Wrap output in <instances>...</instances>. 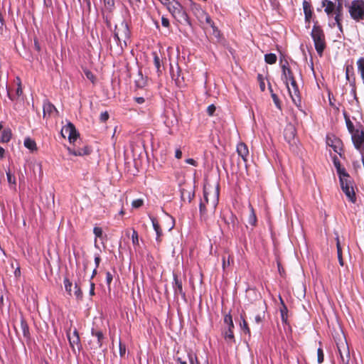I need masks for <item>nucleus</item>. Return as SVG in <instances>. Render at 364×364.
<instances>
[{"mask_svg": "<svg viewBox=\"0 0 364 364\" xmlns=\"http://www.w3.org/2000/svg\"><path fill=\"white\" fill-rule=\"evenodd\" d=\"M167 8L173 18L181 24L191 26V20L183 6L177 1H169Z\"/></svg>", "mask_w": 364, "mask_h": 364, "instance_id": "f257e3e1", "label": "nucleus"}, {"mask_svg": "<svg viewBox=\"0 0 364 364\" xmlns=\"http://www.w3.org/2000/svg\"><path fill=\"white\" fill-rule=\"evenodd\" d=\"M311 36L313 39L315 49L319 56H322L323 50L326 48V43L325 39V34L322 28L318 25L316 21L311 32Z\"/></svg>", "mask_w": 364, "mask_h": 364, "instance_id": "f03ea898", "label": "nucleus"}, {"mask_svg": "<svg viewBox=\"0 0 364 364\" xmlns=\"http://www.w3.org/2000/svg\"><path fill=\"white\" fill-rule=\"evenodd\" d=\"M131 32L126 21H122L119 25L115 26L114 38L117 45L123 48L122 42L124 43V46H127V41L129 39Z\"/></svg>", "mask_w": 364, "mask_h": 364, "instance_id": "7ed1b4c3", "label": "nucleus"}, {"mask_svg": "<svg viewBox=\"0 0 364 364\" xmlns=\"http://www.w3.org/2000/svg\"><path fill=\"white\" fill-rule=\"evenodd\" d=\"M350 16L359 22L364 20V0H353L348 6Z\"/></svg>", "mask_w": 364, "mask_h": 364, "instance_id": "20e7f679", "label": "nucleus"}, {"mask_svg": "<svg viewBox=\"0 0 364 364\" xmlns=\"http://www.w3.org/2000/svg\"><path fill=\"white\" fill-rule=\"evenodd\" d=\"M289 91V93L291 97L292 101L296 106H300L301 105V97L300 92L299 90V86L296 83L295 78L293 80H290L288 82V87H287Z\"/></svg>", "mask_w": 364, "mask_h": 364, "instance_id": "39448f33", "label": "nucleus"}, {"mask_svg": "<svg viewBox=\"0 0 364 364\" xmlns=\"http://www.w3.org/2000/svg\"><path fill=\"white\" fill-rule=\"evenodd\" d=\"M340 184L343 192L348 200L352 203H355L356 202V196L353 188V181L352 179L344 181L343 183Z\"/></svg>", "mask_w": 364, "mask_h": 364, "instance_id": "423d86ee", "label": "nucleus"}, {"mask_svg": "<svg viewBox=\"0 0 364 364\" xmlns=\"http://www.w3.org/2000/svg\"><path fill=\"white\" fill-rule=\"evenodd\" d=\"M280 65L282 68V80L285 83L286 86L288 87V82L290 80L294 78L293 72L290 68L289 62L284 58H280Z\"/></svg>", "mask_w": 364, "mask_h": 364, "instance_id": "0eeeda50", "label": "nucleus"}, {"mask_svg": "<svg viewBox=\"0 0 364 364\" xmlns=\"http://www.w3.org/2000/svg\"><path fill=\"white\" fill-rule=\"evenodd\" d=\"M338 352L340 357V362L343 364H349L350 351L346 342L337 343Z\"/></svg>", "mask_w": 364, "mask_h": 364, "instance_id": "6e6552de", "label": "nucleus"}, {"mask_svg": "<svg viewBox=\"0 0 364 364\" xmlns=\"http://www.w3.org/2000/svg\"><path fill=\"white\" fill-rule=\"evenodd\" d=\"M61 133L63 136H65V134L68 135V139L70 143H74L79 136V133L71 122L63 127Z\"/></svg>", "mask_w": 364, "mask_h": 364, "instance_id": "1a4fd4ad", "label": "nucleus"}, {"mask_svg": "<svg viewBox=\"0 0 364 364\" xmlns=\"http://www.w3.org/2000/svg\"><path fill=\"white\" fill-rule=\"evenodd\" d=\"M352 140L356 149L362 151L364 150V132L356 129L355 132L351 134Z\"/></svg>", "mask_w": 364, "mask_h": 364, "instance_id": "9d476101", "label": "nucleus"}, {"mask_svg": "<svg viewBox=\"0 0 364 364\" xmlns=\"http://www.w3.org/2000/svg\"><path fill=\"white\" fill-rule=\"evenodd\" d=\"M326 144L328 146H331L336 153H338L340 156L342 155V153H341L343 151L342 142L338 138H337L334 136H326Z\"/></svg>", "mask_w": 364, "mask_h": 364, "instance_id": "9b49d317", "label": "nucleus"}, {"mask_svg": "<svg viewBox=\"0 0 364 364\" xmlns=\"http://www.w3.org/2000/svg\"><path fill=\"white\" fill-rule=\"evenodd\" d=\"M173 289L175 296L181 295L183 299H186V293L183 289L182 282L178 279V276L175 274H173Z\"/></svg>", "mask_w": 364, "mask_h": 364, "instance_id": "f8f14e48", "label": "nucleus"}, {"mask_svg": "<svg viewBox=\"0 0 364 364\" xmlns=\"http://www.w3.org/2000/svg\"><path fill=\"white\" fill-rule=\"evenodd\" d=\"M192 10L195 16L198 18V20L200 23L204 22V18L205 16L208 14L205 10H203L201 6L198 4H193L192 7Z\"/></svg>", "mask_w": 364, "mask_h": 364, "instance_id": "ddd939ff", "label": "nucleus"}, {"mask_svg": "<svg viewBox=\"0 0 364 364\" xmlns=\"http://www.w3.org/2000/svg\"><path fill=\"white\" fill-rule=\"evenodd\" d=\"M149 218L152 223L154 230L156 234V240L158 243H160L161 242V237L163 235L162 230L156 218L151 215H149Z\"/></svg>", "mask_w": 364, "mask_h": 364, "instance_id": "4468645a", "label": "nucleus"}, {"mask_svg": "<svg viewBox=\"0 0 364 364\" xmlns=\"http://www.w3.org/2000/svg\"><path fill=\"white\" fill-rule=\"evenodd\" d=\"M67 336L71 348H73L75 345L78 346L80 344V339L77 329H75L72 333L68 331Z\"/></svg>", "mask_w": 364, "mask_h": 364, "instance_id": "2eb2a0df", "label": "nucleus"}, {"mask_svg": "<svg viewBox=\"0 0 364 364\" xmlns=\"http://www.w3.org/2000/svg\"><path fill=\"white\" fill-rule=\"evenodd\" d=\"M237 152L238 155L246 162L249 156V150L247 145L244 143H240L237 146Z\"/></svg>", "mask_w": 364, "mask_h": 364, "instance_id": "dca6fc26", "label": "nucleus"}, {"mask_svg": "<svg viewBox=\"0 0 364 364\" xmlns=\"http://www.w3.org/2000/svg\"><path fill=\"white\" fill-rule=\"evenodd\" d=\"M170 73H171L172 80L175 81L176 84L178 86H180L183 81L182 80L183 77L181 78V70H180L179 67L177 66L176 70H175L173 69V66L171 65Z\"/></svg>", "mask_w": 364, "mask_h": 364, "instance_id": "f3484780", "label": "nucleus"}, {"mask_svg": "<svg viewBox=\"0 0 364 364\" xmlns=\"http://www.w3.org/2000/svg\"><path fill=\"white\" fill-rule=\"evenodd\" d=\"M91 148L85 146L83 148H77V149H69V151L71 154L74 156H85L88 155L91 152Z\"/></svg>", "mask_w": 364, "mask_h": 364, "instance_id": "a211bd4d", "label": "nucleus"}, {"mask_svg": "<svg viewBox=\"0 0 364 364\" xmlns=\"http://www.w3.org/2000/svg\"><path fill=\"white\" fill-rule=\"evenodd\" d=\"M322 6L324 7V11L328 16L333 15L334 9L336 7L335 4L329 0H323Z\"/></svg>", "mask_w": 364, "mask_h": 364, "instance_id": "6ab92c4d", "label": "nucleus"}, {"mask_svg": "<svg viewBox=\"0 0 364 364\" xmlns=\"http://www.w3.org/2000/svg\"><path fill=\"white\" fill-rule=\"evenodd\" d=\"M336 172L339 178L340 183H343L344 181L352 179L346 168L343 166L336 168Z\"/></svg>", "mask_w": 364, "mask_h": 364, "instance_id": "aec40b11", "label": "nucleus"}, {"mask_svg": "<svg viewBox=\"0 0 364 364\" xmlns=\"http://www.w3.org/2000/svg\"><path fill=\"white\" fill-rule=\"evenodd\" d=\"M91 334L92 336L97 338V348H101L102 346L103 341L105 339V336L102 331L100 330H95L94 328H92L91 330Z\"/></svg>", "mask_w": 364, "mask_h": 364, "instance_id": "412c9836", "label": "nucleus"}, {"mask_svg": "<svg viewBox=\"0 0 364 364\" xmlns=\"http://www.w3.org/2000/svg\"><path fill=\"white\" fill-rule=\"evenodd\" d=\"M152 55L154 58V65L156 68V73L159 76L161 75L163 71V69L161 68V59L156 51L152 52Z\"/></svg>", "mask_w": 364, "mask_h": 364, "instance_id": "4be33fe9", "label": "nucleus"}, {"mask_svg": "<svg viewBox=\"0 0 364 364\" xmlns=\"http://www.w3.org/2000/svg\"><path fill=\"white\" fill-rule=\"evenodd\" d=\"M21 328L22 330V333L23 337L28 341L31 338V335L29 332L28 325L23 317L21 318Z\"/></svg>", "mask_w": 364, "mask_h": 364, "instance_id": "5701e85b", "label": "nucleus"}, {"mask_svg": "<svg viewBox=\"0 0 364 364\" xmlns=\"http://www.w3.org/2000/svg\"><path fill=\"white\" fill-rule=\"evenodd\" d=\"M222 261H223L222 267H223V270H225V269L228 267H229L230 264H233V262H234L233 257L228 253H225L223 255Z\"/></svg>", "mask_w": 364, "mask_h": 364, "instance_id": "b1692460", "label": "nucleus"}, {"mask_svg": "<svg viewBox=\"0 0 364 364\" xmlns=\"http://www.w3.org/2000/svg\"><path fill=\"white\" fill-rule=\"evenodd\" d=\"M233 328H230V326H228V328L223 333L224 338L227 342H235V336L232 331Z\"/></svg>", "mask_w": 364, "mask_h": 364, "instance_id": "393cba45", "label": "nucleus"}, {"mask_svg": "<svg viewBox=\"0 0 364 364\" xmlns=\"http://www.w3.org/2000/svg\"><path fill=\"white\" fill-rule=\"evenodd\" d=\"M23 144L31 151H35L38 149L36 141L30 137H26L24 139Z\"/></svg>", "mask_w": 364, "mask_h": 364, "instance_id": "a878e982", "label": "nucleus"}, {"mask_svg": "<svg viewBox=\"0 0 364 364\" xmlns=\"http://www.w3.org/2000/svg\"><path fill=\"white\" fill-rule=\"evenodd\" d=\"M12 136L11 130L9 128L4 129L1 132V140L2 143H7L10 141Z\"/></svg>", "mask_w": 364, "mask_h": 364, "instance_id": "bb28decb", "label": "nucleus"}, {"mask_svg": "<svg viewBox=\"0 0 364 364\" xmlns=\"http://www.w3.org/2000/svg\"><path fill=\"white\" fill-rule=\"evenodd\" d=\"M334 11H335V14H336V16L334 17L335 21L336 22L341 21L342 17H343V6L341 2L338 3V5L336 6V7L334 9Z\"/></svg>", "mask_w": 364, "mask_h": 364, "instance_id": "cd10ccee", "label": "nucleus"}, {"mask_svg": "<svg viewBox=\"0 0 364 364\" xmlns=\"http://www.w3.org/2000/svg\"><path fill=\"white\" fill-rule=\"evenodd\" d=\"M225 223L228 225L229 228H232L233 230L237 226V219L235 215L230 213L228 220H225Z\"/></svg>", "mask_w": 364, "mask_h": 364, "instance_id": "c85d7f7f", "label": "nucleus"}, {"mask_svg": "<svg viewBox=\"0 0 364 364\" xmlns=\"http://www.w3.org/2000/svg\"><path fill=\"white\" fill-rule=\"evenodd\" d=\"M240 318H241V322L240 323V328L242 329V331L246 333V334H248L249 336H250V329L248 326V323L246 321L245 318H244V316H242V314L240 315Z\"/></svg>", "mask_w": 364, "mask_h": 364, "instance_id": "c756f323", "label": "nucleus"}, {"mask_svg": "<svg viewBox=\"0 0 364 364\" xmlns=\"http://www.w3.org/2000/svg\"><path fill=\"white\" fill-rule=\"evenodd\" d=\"M53 112H58V110L55 107V106L50 102H47L43 105V114H51Z\"/></svg>", "mask_w": 364, "mask_h": 364, "instance_id": "7c9ffc66", "label": "nucleus"}, {"mask_svg": "<svg viewBox=\"0 0 364 364\" xmlns=\"http://www.w3.org/2000/svg\"><path fill=\"white\" fill-rule=\"evenodd\" d=\"M250 213L248 218V223L249 224L252 225V226H255L257 223V217L254 210V208L252 205H250Z\"/></svg>", "mask_w": 364, "mask_h": 364, "instance_id": "2f4dec72", "label": "nucleus"}, {"mask_svg": "<svg viewBox=\"0 0 364 364\" xmlns=\"http://www.w3.org/2000/svg\"><path fill=\"white\" fill-rule=\"evenodd\" d=\"M264 61L267 64H274L277 62V55L274 53H268L264 55Z\"/></svg>", "mask_w": 364, "mask_h": 364, "instance_id": "473e14b6", "label": "nucleus"}, {"mask_svg": "<svg viewBox=\"0 0 364 364\" xmlns=\"http://www.w3.org/2000/svg\"><path fill=\"white\" fill-rule=\"evenodd\" d=\"M344 117L346 123V127L348 128V130L350 134H353L355 132L356 129H354V125L353 122L350 121L349 117L347 115V114L344 113Z\"/></svg>", "mask_w": 364, "mask_h": 364, "instance_id": "72a5a7b5", "label": "nucleus"}, {"mask_svg": "<svg viewBox=\"0 0 364 364\" xmlns=\"http://www.w3.org/2000/svg\"><path fill=\"white\" fill-rule=\"evenodd\" d=\"M336 247H337V253H338V258L339 264L341 266H343V257H342V250H341L338 237H336Z\"/></svg>", "mask_w": 364, "mask_h": 364, "instance_id": "f704fd0d", "label": "nucleus"}, {"mask_svg": "<svg viewBox=\"0 0 364 364\" xmlns=\"http://www.w3.org/2000/svg\"><path fill=\"white\" fill-rule=\"evenodd\" d=\"M187 356L190 364H200L197 355L193 351L188 352Z\"/></svg>", "mask_w": 364, "mask_h": 364, "instance_id": "c9c22d12", "label": "nucleus"}, {"mask_svg": "<svg viewBox=\"0 0 364 364\" xmlns=\"http://www.w3.org/2000/svg\"><path fill=\"white\" fill-rule=\"evenodd\" d=\"M199 210L201 219L206 221L208 219V215L206 214V208L203 202H200V203Z\"/></svg>", "mask_w": 364, "mask_h": 364, "instance_id": "e433bc0d", "label": "nucleus"}, {"mask_svg": "<svg viewBox=\"0 0 364 364\" xmlns=\"http://www.w3.org/2000/svg\"><path fill=\"white\" fill-rule=\"evenodd\" d=\"M269 90H270V92H271V97L274 101V103L275 104L276 107L281 109V103H280V100L279 99V97H277V95L273 92V90L271 87V86H269Z\"/></svg>", "mask_w": 364, "mask_h": 364, "instance_id": "4c0bfd02", "label": "nucleus"}, {"mask_svg": "<svg viewBox=\"0 0 364 364\" xmlns=\"http://www.w3.org/2000/svg\"><path fill=\"white\" fill-rule=\"evenodd\" d=\"M63 283L65 285V289L66 292L70 296H71L72 295V287H73L72 282L68 278H65Z\"/></svg>", "mask_w": 364, "mask_h": 364, "instance_id": "58836bf2", "label": "nucleus"}, {"mask_svg": "<svg viewBox=\"0 0 364 364\" xmlns=\"http://www.w3.org/2000/svg\"><path fill=\"white\" fill-rule=\"evenodd\" d=\"M294 129L293 127H290L289 129H287L285 130L284 136L286 139L289 138L288 141L290 143L291 139H294Z\"/></svg>", "mask_w": 364, "mask_h": 364, "instance_id": "ea45409f", "label": "nucleus"}, {"mask_svg": "<svg viewBox=\"0 0 364 364\" xmlns=\"http://www.w3.org/2000/svg\"><path fill=\"white\" fill-rule=\"evenodd\" d=\"M281 313V318L284 323H287V308L285 305L283 306V308L280 309Z\"/></svg>", "mask_w": 364, "mask_h": 364, "instance_id": "a19ab883", "label": "nucleus"}, {"mask_svg": "<svg viewBox=\"0 0 364 364\" xmlns=\"http://www.w3.org/2000/svg\"><path fill=\"white\" fill-rule=\"evenodd\" d=\"M302 6H303V10H304V14H307V13H310V12L313 11L311 9V5L306 0H304V1L302 3Z\"/></svg>", "mask_w": 364, "mask_h": 364, "instance_id": "79ce46f5", "label": "nucleus"}, {"mask_svg": "<svg viewBox=\"0 0 364 364\" xmlns=\"http://www.w3.org/2000/svg\"><path fill=\"white\" fill-rule=\"evenodd\" d=\"M224 322L227 324V326H230V328H234V323L230 314H226L225 316Z\"/></svg>", "mask_w": 364, "mask_h": 364, "instance_id": "37998d69", "label": "nucleus"}, {"mask_svg": "<svg viewBox=\"0 0 364 364\" xmlns=\"http://www.w3.org/2000/svg\"><path fill=\"white\" fill-rule=\"evenodd\" d=\"M74 295L77 299H81L82 298V291H81L80 287L75 283V291Z\"/></svg>", "mask_w": 364, "mask_h": 364, "instance_id": "c03bdc74", "label": "nucleus"}, {"mask_svg": "<svg viewBox=\"0 0 364 364\" xmlns=\"http://www.w3.org/2000/svg\"><path fill=\"white\" fill-rule=\"evenodd\" d=\"M84 74L89 80H90L92 83H95V76L91 71L89 70H85Z\"/></svg>", "mask_w": 364, "mask_h": 364, "instance_id": "a18cd8bd", "label": "nucleus"}, {"mask_svg": "<svg viewBox=\"0 0 364 364\" xmlns=\"http://www.w3.org/2000/svg\"><path fill=\"white\" fill-rule=\"evenodd\" d=\"M324 360L323 350L321 348H318L317 350V360L318 363H321Z\"/></svg>", "mask_w": 364, "mask_h": 364, "instance_id": "49530a36", "label": "nucleus"}, {"mask_svg": "<svg viewBox=\"0 0 364 364\" xmlns=\"http://www.w3.org/2000/svg\"><path fill=\"white\" fill-rule=\"evenodd\" d=\"M144 204V200L143 199H136V200H134L132 203V206L134 208H139L140 207H141Z\"/></svg>", "mask_w": 364, "mask_h": 364, "instance_id": "de8ad7c7", "label": "nucleus"}, {"mask_svg": "<svg viewBox=\"0 0 364 364\" xmlns=\"http://www.w3.org/2000/svg\"><path fill=\"white\" fill-rule=\"evenodd\" d=\"M6 177H7V181H8L9 183L14 184V185L16 184L15 176L10 171L6 172Z\"/></svg>", "mask_w": 364, "mask_h": 364, "instance_id": "09e8293b", "label": "nucleus"}, {"mask_svg": "<svg viewBox=\"0 0 364 364\" xmlns=\"http://www.w3.org/2000/svg\"><path fill=\"white\" fill-rule=\"evenodd\" d=\"M93 233L95 235V237L101 238L102 237V229L100 227H95L93 229Z\"/></svg>", "mask_w": 364, "mask_h": 364, "instance_id": "8fccbe9b", "label": "nucleus"}, {"mask_svg": "<svg viewBox=\"0 0 364 364\" xmlns=\"http://www.w3.org/2000/svg\"><path fill=\"white\" fill-rule=\"evenodd\" d=\"M132 243L134 245H139V235L138 232L136 230H133L132 235Z\"/></svg>", "mask_w": 364, "mask_h": 364, "instance_id": "3c124183", "label": "nucleus"}, {"mask_svg": "<svg viewBox=\"0 0 364 364\" xmlns=\"http://www.w3.org/2000/svg\"><path fill=\"white\" fill-rule=\"evenodd\" d=\"M119 355L121 357H124L126 354V346L119 341Z\"/></svg>", "mask_w": 364, "mask_h": 364, "instance_id": "603ef678", "label": "nucleus"}, {"mask_svg": "<svg viewBox=\"0 0 364 364\" xmlns=\"http://www.w3.org/2000/svg\"><path fill=\"white\" fill-rule=\"evenodd\" d=\"M112 279H113V276H112V273L109 272H106V283H107L108 287H109V286L112 282Z\"/></svg>", "mask_w": 364, "mask_h": 364, "instance_id": "864d4df0", "label": "nucleus"}, {"mask_svg": "<svg viewBox=\"0 0 364 364\" xmlns=\"http://www.w3.org/2000/svg\"><path fill=\"white\" fill-rule=\"evenodd\" d=\"M216 107L214 105H210L207 107V113L209 116H213L215 112Z\"/></svg>", "mask_w": 364, "mask_h": 364, "instance_id": "5fc2aeb1", "label": "nucleus"}, {"mask_svg": "<svg viewBox=\"0 0 364 364\" xmlns=\"http://www.w3.org/2000/svg\"><path fill=\"white\" fill-rule=\"evenodd\" d=\"M332 160H333V165H334L336 169L341 166V162H340L338 158L337 157V156H336V155L333 156Z\"/></svg>", "mask_w": 364, "mask_h": 364, "instance_id": "6e6d98bb", "label": "nucleus"}, {"mask_svg": "<svg viewBox=\"0 0 364 364\" xmlns=\"http://www.w3.org/2000/svg\"><path fill=\"white\" fill-rule=\"evenodd\" d=\"M109 119V114L107 112H104L100 114V119L102 122H105Z\"/></svg>", "mask_w": 364, "mask_h": 364, "instance_id": "4d7b16f0", "label": "nucleus"}, {"mask_svg": "<svg viewBox=\"0 0 364 364\" xmlns=\"http://www.w3.org/2000/svg\"><path fill=\"white\" fill-rule=\"evenodd\" d=\"M312 16H313V11H311L310 13L304 14L306 24H310L311 19Z\"/></svg>", "mask_w": 364, "mask_h": 364, "instance_id": "13d9d810", "label": "nucleus"}, {"mask_svg": "<svg viewBox=\"0 0 364 364\" xmlns=\"http://www.w3.org/2000/svg\"><path fill=\"white\" fill-rule=\"evenodd\" d=\"M161 24L163 26L166 27V28H168L169 26H170V23H169V20L164 17V16H162L161 18Z\"/></svg>", "mask_w": 364, "mask_h": 364, "instance_id": "bf43d9fd", "label": "nucleus"}, {"mask_svg": "<svg viewBox=\"0 0 364 364\" xmlns=\"http://www.w3.org/2000/svg\"><path fill=\"white\" fill-rule=\"evenodd\" d=\"M204 21L208 23V25H210V26H213L215 23L213 21V20L211 19L210 16L207 14L204 18Z\"/></svg>", "mask_w": 364, "mask_h": 364, "instance_id": "052dcab7", "label": "nucleus"}, {"mask_svg": "<svg viewBox=\"0 0 364 364\" xmlns=\"http://www.w3.org/2000/svg\"><path fill=\"white\" fill-rule=\"evenodd\" d=\"M211 28H213V33L215 36L216 37H219L220 36V31L218 30V28L215 26V24L213 26H211Z\"/></svg>", "mask_w": 364, "mask_h": 364, "instance_id": "680f3d73", "label": "nucleus"}, {"mask_svg": "<svg viewBox=\"0 0 364 364\" xmlns=\"http://www.w3.org/2000/svg\"><path fill=\"white\" fill-rule=\"evenodd\" d=\"M186 162L188 164H191L192 166H198V163L196 160H194L193 159H187L186 160Z\"/></svg>", "mask_w": 364, "mask_h": 364, "instance_id": "e2e57ef3", "label": "nucleus"}, {"mask_svg": "<svg viewBox=\"0 0 364 364\" xmlns=\"http://www.w3.org/2000/svg\"><path fill=\"white\" fill-rule=\"evenodd\" d=\"M89 294L90 296L95 295V284L93 282L90 283V289Z\"/></svg>", "mask_w": 364, "mask_h": 364, "instance_id": "0e129e2a", "label": "nucleus"}, {"mask_svg": "<svg viewBox=\"0 0 364 364\" xmlns=\"http://www.w3.org/2000/svg\"><path fill=\"white\" fill-rule=\"evenodd\" d=\"M175 156L176 159H181L182 157V151L179 149L176 150Z\"/></svg>", "mask_w": 364, "mask_h": 364, "instance_id": "69168bd1", "label": "nucleus"}, {"mask_svg": "<svg viewBox=\"0 0 364 364\" xmlns=\"http://www.w3.org/2000/svg\"><path fill=\"white\" fill-rule=\"evenodd\" d=\"M100 260H101L100 257L98 255H95V265H96V268H97L99 267Z\"/></svg>", "mask_w": 364, "mask_h": 364, "instance_id": "338daca9", "label": "nucleus"}, {"mask_svg": "<svg viewBox=\"0 0 364 364\" xmlns=\"http://www.w3.org/2000/svg\"><path fill=\"white\" fill-rule=\"evenodd\" d=\"M22 94V89H21V85L18 84V86L16 90V97H18L20 96Z\"/></svg>", "mask_w": 364, "mask_h": 364, "instance_id": "774afa93", "label": "nucleus"}]
</instances>
